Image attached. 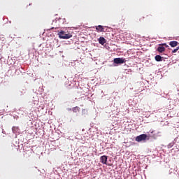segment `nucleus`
Returning a JSON list of instances; mask_svg holds the SVG:
<instances>
[{
	"mask_svg": "<svg viewBox=\"0 0 179 179\" xmlns=\"http://www.w3.org/2000/svg\"><path fill=\"white\" fill-rule=\"evenodd\" d=\"M113 62H114V64H125V62H127V60L124 58L118 57V58H115L113 59Z\"/></svg>",
	"mask_w": 179,
	"mask_h": 179,
	"instance_id": "3",
	"label": "nucleus"
},
{
	"mask_svg": "<svg viewBox=\"0 0 179 179\" xmlns=\"http://www.w3.org/2000/svg\"><path fill=\"white\" fill-rule=\"evenodd\" d=\"M96 31H100L101 33H102L103 31H104V28L103 27V26L99 25L96 27Z\"/></svg>",
	"mask_w": 179,
	"mask_h": 179,
	"instance_id": "9",
	"label": "nucleus"
},
{
	"mask_svg": "<svg viewBox=\"0 0 179 179\" xmlns=\"http://www.w3.org/2000/svg\"><path fill=\"white\" fill-rule=\"evenodd\" d=\"M169 45H171V47H177V45H178V42L176 41H171L169 43Z\"/></svg>",
	"mask_w": 179,
	"mask_h": 179,
	"instance_id": "8",
	"label": "nucleus"
},
{
	"mask_svg": "<svg viewBox=\"0 0 179 179\" xmlns=\"http://www.w3.org/2000/svg\"><path fill=\"white\" fill-rule=\"evenodd\" d=\"M101 163L103 164H107V156L103 155L100 157Z\"/></svg>",
	"mask_w": 179,
	"mask_h": 179,
	"instance_id": "5",
	"label": "nucleus"
},
{
	"mask_svg": "<svg viewBox=\"0 0 179 179\" xmlns=\"http://www.w3.org/2000/svg\"><path fill=\"white\" fill-rule=\"evenodd\" d=\"M72 110L73 113H79L80 111V108H79L78 106H76L72 108Z\"/></svg>",
	"mask_w": 179,
	"mask_h": 179,
	"instance_id": "11",
	"label": "nucleus"
},
{
	"mask_svg": "<svg viewBox=\"0 0 179 179\" xmlns=\"http://www.w3.org/2000/svg\"><path fill=\"white\" fill-rule=\"evenodd\" d=\"M162 45H164L165 47H166V48L167 47H169V45L166 43H163Z\"/></svg>",
	"mask_w": 179,
	"mask_h": 179,
	"instance_id": "14",
	"label": "nucleus"
},
{
	"mask_svg": "<svg viewBox=\"0 0 179 179\" xmlns=\"http://www.w3.org/2000/svg\"><path fill=\"white\" fill-rule=\"evenodd\" d=\"M58 36L59 38H63V40H68V38L72 37V34H69V32L62 30L58 33Z\"/></svg>",
	"mask_w": 179,
	"mask_h": 179,
	"instance_id": "1",
	"label": "nucleus"
},
{
	"mask_svg": "<svg viewBox=\"0 0 179 179\" xmlns=\"http://www.w3.org/2000/svg\"><path fill=\"white\" fill-rule=\"evenodd\" d=\"M178 50H179V47H177L176 49L172 50V53L174 54V53L177 52V51H178Z\"/></svg>",
	"mask_w": 179,
	"mask_h": 179,
	"instance_id": "13",
	"label": "nucleus"
},
{
	"mask_svg": "<svg viewBox=\"0 0 179 179\" xmlns=\"http://www.w3.org/2000/svg\"><path fill=\"white\" fill-rule=\"evenodd\" d=\"M146 138H148V135L141 134L136 138V142H142V141H146Z\"/></svg>",
	"mask_w": 179,
	"mask_h": 179,
	"instance_id": "4",
	"label": "nucleus"
},
{
	"mask_svg": "<svg viewBox=\"0 0 179 179\" xmlns=\"http://www.w3.org/2000/svg\"><path fill=\"white\" fill-rule=\"evenodd\" d=\"M12 131L13 134H17V131H19V128L17 127H13Z\"/></svg>",
	"mask_w": 179,
	"mask_h": 179,
	"instance_id": "12",
	"label": "nucleus"
},
{
	"mask_svg": "<svg viewBox=\"0 0 179 179\" xmlns=\"http://www.w3.org/2000/svg\"><path fill=\"white\" fill-rule=\"evenodd\" d=\"M99 43L101 44V45H104V44H106V38H104V37H100L99 38Z\"/></svg>",
	"mask_w": 179,
	"mask_h": 179,
	"instance_id": "7",
	"label": "nucleus"
},
{
	"mask_svg": "<svg viewBox=\"0 0 179 179\" xmlns=\"http://www.w3.org/2000/svg\"><path fill=\"white\" fill-rule=\"evenodd\" d=\"M157 51H158V52H164V51H166V48H164L162 45H159L157 48Z\"/></svg>",
	"mask_w": 179,
	"mask_h": 179,
	"instance_id": "10",
	"label": "nucleus"
},
{
	"mask_svg": "<svg viewBox=\"0 0 179 179\" xmlns=\"http://www.w3.org/2000/svg\"><path fill=\"white\" fill-rule=\"evenodd\" d=\"M155 61H157V62H162V61H163V59H164V57H163L160 55H156L155 57Z\"/></svg>",
	"mask_w": 179,
	"mask_h": 179,
	"instance_id": "6",
	"label": "nucleus"
},
{
	"mask_svg": "<svg viewBox=\"0 0 179 179\" xmlns=\"http://www.w3.org/2000/svg\"><path fill=\"white\" fill-rule=\"evenodd\" d=\"M152 15L151 14H148L145 15V17H141L139 19L137 20V22L139 23L140 22L141 23H142V22H145V19L148 22H150V20H152Z\"/></svg>",
	"mask_w": 179,
	"mask_h": 179,
	"instance_id": "2",
	"label": "nucleus"
}]
</instances>
